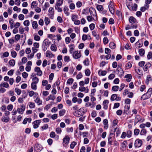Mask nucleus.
Returning a JSON list of instances; mask_svg holds the SVG:
<instances>
[{
	"mask_svg": "<svg viewBox=\"0 0 152 152\" xmlns=\"http://www.w3.org/2000/svg\"><path fill=\"white\" fill-rule=\"evenodd\" d=\"M38 26L37 23L36 21H34L32 23V27L34 28H36Z\"/></svg>",
	"mask_w": 152,
	"mask_h": 152,
	"instance_id": "46",
	"label": "nucleus"
},
{
	"mask_svg": "<svg viewBox=\"0 0 152 152\" xmlns=\"http://www.w3.org/2000/svg\"><path fill=\"white\" fill-rule=\"evenodd\" d=\"M81 56L80 52V51L77 50L74 51L72 53L73 57L77 59L80 58Z\"/></svg>",
	"mask_w": 152,
	"mask_h": 152,
	"instance_id": "2",
	"label": "nucleus"
},
{
	"mask_svg": "<svg viewBox=\"0 0 152 152\" xmlns=\"http://www.w3.org/2000/svg\"><path fill=\"white\" fill-rule=\"evenodd\" d=\"M83 64L85 66H88L89 64V60L88 58H86L83 62Z\"/></svg>",
	"mask_w": 152,
	"mask_h": 152,
	"instance_id": "41",
	"label": "nucleus"
},
{
	"mask_svg": "<svg viewBox=\"0 0 152 152\" xmlns=\"http://www.w3.org/2000/svg\"><path fill=\"white\" fill-rule=\"evenodd\" d=\"M1 87H5L6 88H8L9 87V85L8 83L6 82H4L1 83L0 85Z\"/></svg>",
	"mask_w": 152,
	"mask_h": 152,
	"instance_id": "24",
	"label": "nucleus"
},
{
	"mask_svg": "<svg viewBox=\"0 0 152 152\" xmlns=\"http://www.w3.org/2000/svg\"><path fill=\"white\" fill-rule=\"evenodd\" d=\"M50 49L52 51L55 52L57 50V48L55 44H52L50 47Z\"/></svg>",
	"mask_w": 152,
	"mask_h": 152,
	"instance_id": "26",
	"label": "nucleus"
},
{
	"mask_svg": "<svg viewBox=\"0 0 152 152\" xmlns=\"http://www.w3.org/2000/svg\"><path fill=\"white\" fill-rule=\"evenodd\" d=\"M25 108V107L24 105H22L20 108H18L17 109L18 113L20 114H22L23 113Z\"/></svg>",
	"mask_w": 152,
	"mask_h": 152,
	"instance_id": "11",
	"label": "nucleus"
},
{
	"mask_svg": "<svg viewBox=\"0 0 152 152\" xmlns=\"http://www.w3.org/2000/svg\"><path fill=\"white\" fill-rule=\"evenodd\" d=\"M75 7V6L74 3H71L69 5L70 9L71 10H74Z\"/></svg>",
	"mask_w": 152,
	"mask_h": 152,
	"instance_id": "64",
	"label": "nucleus"
},
{
	"mask_svg": "<svg viewBox=\"0 0 152 152\" xmlns=\"http://www.w3.org/2000/svg\"><path fill=\"white\" fill-rule=\"evenodd\" d=\"M132 132L130 130H128L127 132L126 135L129 138L131 137L132 135Z\"/></svg>",
	"mask_w": 152,
	"mask_h": 152,
	"instance_id": "56",
	"label": "nucleus"
},
{
	"mask_svg": "<svg viewBox=\"0 0 152 152\" xmlns=\"http://www.w3.org/2000/svg\"><path fill=\"white\" fill-rule=\"evenodd\" d=\"M37 3H36L35 1H33L31 4V8L33 9L35 7V6L37 5Z\"/></svg>",
	"mask_w": 152,
	"mask_h": 152,
	"instance_id": "43",
	"label": "nucleus"
},
{
	"mask_svg": "<svg viewBox=\"0 0 152 152\" xmlns=\"http://www.w3.org/2000/svg\"><path fill=\"white\" fill-rule=\"evenodd\" d=\"M34 94L37 96L38 95V94L37 93H35L33 91H31L29 92V95L30 97L32 96Z\"/></svg>",
	"mask_w": 152,
	"mask_h": 152,
	"instance_id": "33",
	"label": "nucleus"
},
{
	"mask_svg": "<svg viewBox=\"0 0 152 152\" xmlns=\"http://www.w3.org/2000/svg\"><path fill=\"white\" fill-rule=\"evenodd\" d=\"M96 8L99 11H102L103 9V7L102 5H98Z\"/></svg>",
	"mask_w": 152,
	"mask_h": 152,
	"instance_id": "39",
	"label": "nucleus"
},
{
	"mask_svg": "<svg viewBox=\"0 0 152 152\" xmlns=\"http://www.w3.org/2000/svg\"><path fill=\"white\" fill-rule=\"evenodd\" d=\"M63 0H56L55 6H61L63 4Z\"/></svg>",
	"mask_w": 152,
	"mask_h": 152,
	"instance_id": "22",
	"label": "nucleus"
},
{
	"mask_svg": "<svg viewBox=\"0 0 152 152\" xmlns=\"http://www.w3.org/2000/svg\"><path fill=\"white\" fill-rule=\"evenodd\" d=\"M10 65L12 66H14L15 64V60L14 59L10 60L9 62Z\"/></svg>",
	"mask_w": 152,
	"mask_h": 152,
	"instance_id": "38",
	"label": "nucleus"
},
{
	"mask_svg": "<svg viewBox=\"0 0 152 152\" xmlns=\"http://www.w3.org/2000/svg\"><path fill=\"white\" fill-rule=\"evenodd\" d=\"M151 66V64L149 63H148L143 68V69L145 71H147L148 69Z\"/></svg>",
	"mask_w": 152,
	"mask_h": 152,
	"instance_id": "20",
	"label": "nucleus"
},
{
	"mask_svg": "<svg viewBox=\"0 0 152 152\" xmlns=\"http://www.w3.org/2000/svg\"><path fill=\"white\" fill-rule=\"evenodd\" d=\"M152 56V52H149L147 55V58L148 60L150 59L151 58V57Z\"/></svg>",
	"mask_w": 152,
	"mask_h": 152,
	"instance_id": "54",
	"label": "nucleus"
},
{
	"mask_svg": "<svg viewBox=\"0 0 152 152\" xmlns=\"http://www.w3.org/2000/svg\"><path fill=\"white\" fill-rule=\"evenodd\" d=\"M117 70L118 72H120V73H121V74H124V72L123 71V70L121 67L119 65L118 66V67H117Z\"/></svg>",
	"mask_w": 152,
	"mask_h": 152,
	"instance_id": "32",
	"label": "nucleus"
},
{
	"mask_svg": "<svg viewBox=\"0 0 152 152\" xmlns=\"http://www.w3.org/2000/svg\"><path fill=\"white\" fill-rule=\"evenodd\" d=\"M34 148V151H36L37 152H38L41 150L42 147L40 145L37 144L35 145Z\"/></svg>",
	"mask_w": 152,
	"mask_h": 152,
	"instance_id": "10",
	"label": "nucleus"
},
{
	"mask_svg": "<svg viewBox=\"0 0 152 152\" xmlns=\"http://www.w3.org/2000/svg\"><path fill=\"white\" fill-rule=\"evenodd\" d=\"M107 73V72L105 70L102 71L101 70H99L98 74L99 75L104 76Z\"/></svg>",
	"mask_w": 152,
	"mask_h": 152,
	"instance_id": "21",
	"label": "nucleus"
},
{
	"mask_svg": "<svg viewBox=\"0 0 152 152\" xmlns=\"http://www.w3.org/2000/svg\"><path fill=\"white\" fill-rule=\"evenodd\" d=\"M70 138L68 135L65 136L63 140V143L66 145H67L69 143Z\"/></svg>",
	"mask_w": 152,
	"mask_h": 152,
	"instance_id": "7",
	"label": "nucleus"
},
{
	"mask_svg": "<svg viewBox=\"0 0 152 152\" xmlns=\"http://www.w3.org/2000/svg\"><path fill=\"white\" fill-rule=\"evenodd\" d=\"M65 111L64 110H60L59 112V115L60 116H62L64 115Z\"/></svg>",
	"mask_w": 152,
	"mask_h": 152,
	"instance_id": "53",
	"label": "nucleus"
},
{
	"mask_svg": "<svg viewBox=\"0 0 152 152\" xmlns=\"http://www.w3.org/2000/svg\"><path fill=\"white\" fill-rule=\"evenodd\" d=\"M37 84L32 83L31 85V88L34 90H36L37 89Z\"/></svg>",
	"mask_w": 152,
	"mask_h": 152,
	"instance_id": "31",
	"label": "nucleus"
},
{
	"mask_svg": "<svg viewBox=\"0 0 152 152\" xmlns=\"http://www.w3.org/2000/svg\"><path fill=\"white\" fill-rule=\"evenodd\" d=\"M115 77V75L113 74H110L108 76V79L110 80H112Z\"/></svg>",
	"mask_w": 152,
	"mask_h": 152,
	"instance_id": "63",
	"label": "nucleus"
},
{
	"mask_svg": "<svg viewBox=\"0 0 152 152\" xmlns=\"http://www.w3.org/2000/svg\"><path fill=\"white\" fill-rule=\"evenodd\" d=\"M48 128V125L47 124H45L44 125L41 127V129L42 130L47 129Z\"/></svg>",
	"mask_w": 152,
	"mask_h": 152,
	"instance_id": "36",
	"label": "nucleus"
},
{
	"mask_svg": "<svg viewBox=\"0 0 152 152\" xmlns=\"http://www.w3.org/2000/svg\"><path fill=\"white\" fill-rule=\"evenodd\" d=\"M82 110H83L82 109L80 108L79 110L77 111V112H75L74 113V115L77 117H79L83 115L84 114Z\"/></svg>",
	"mask_w": 152,
	"mask_h": 152,
	"instance_id": "9",
	"label": "nucleus"
},
{
	"mask_svg": "<svg viewBox=\"0 0 152 152\" xmlns=\"http://www.w3.org/2000/svg\"><path fill=\"white\" fill-rule=\"evenodd\" d=\"M34 71L37 72V75L41 76L42 75V71L41 70L39 67H36L34 68Z\"/></svg>",
	"mask_w": 152,
	"mask_h": 152,
	"instance_id": "4",
	"label": "nucleus"
},
{
	"mask_svg": "<svg viewBox=\"0 0 152 152\" xmlns=\"http://www.w3.org/2000/svg\"><path fill=\"white\" fill-rule=\"evenodd\" d=\"M39 79L37 77L35 78H32V83L37 84L39 82Z\"/></svg>",
	"mask_w": 152,
	"mask_h": 152,
	"instance_id": "47",
	"label": "nucleus"
},
{
	"mask_svg": "<svg viewBox=\"0 0 152 152\" xmlns=\"http://www.w3.org/2000/svg\"><path fill=\"white\" fill-rule=\"evenodd\" d=\"M145 82L147 85H148L149 83H152V78L151 75H148L147 76Z\"/></svg>",
	"mask_w": 152,
	"mask_h": 152,
	"instance_id": "16",
	"label": "nucleus"
},
{
	"mask_svg": "<svg viewBox=\"0 0 152 152\" xmlns=\"http://www.w3.org/2000/svg\"><path fill=\"white\" fill-rule=\"evenodd\" d=\"M29 21L28 20H26L23 22V24L26 26H29Z\"/></svg>",
	"mask_w": 152,
	"mask_h": 152,
	"instance_id": "49",
	"label": "nucleus"
},
{
	"mask_svg": "<svg viewBox=\"0 0 152 152\" xmlns=\"http://www.w3.org/2000/svg\"><path fill=\"white\" fill-rule=\"evenodd\" d=\"M1 121L3 122L7 123L10 120V118L9 116H3L1 118Z\"/></svg>",
	"mask_w": 152,
	"mask_h": 152,
	"instance_id": "13",
	"label": "nucleus"
},
{
	"mask_svg": "<svg viewBox=\"0 0 152 152\" xmlns=\"http://www.w3.org/2000/svg\"><path fill=\"white\" fill-rule=\"evenodd\" d=\"M64 11L66 16H69V13L68 12L69 9L66 6H65L64 8Z\"/></svg>",
	"mask_w": 152,
	"mask_h": 152,
	"instance_id": "25",
	"label": "nucleus"
},
{
	"mask_svg": "<svg viewBox=\"0 0 152 152\" xmlns=\"http://www.w3.org/2000/svg\"><path fill=\"white\" fill-rule=\"evenodd\" d=\"M145 94L146 95H147V96L148 98H150L152 94V88H149L147 92Z\"/></svg>",
	"mask_w": 152,
	"mask_h": 152,
	"instance_id": "14",
	"label": "nucleus"
},
{
	"mask_svg": "<svg viewBox=\"0 0 152 152\" xmlns=\"http://www.w3.org/2000/svg\"><path fill=\"white\" fill-rule=\"evenodd\" d=\"M41 122V120H36L33 122V127L34 129H37V128L39 125V124Z\"/></svg>",
	"mask_w": 152,
	"mask_h": 152,
	"instance_id": "8",
	"label": "nucleus"
},
{
	"mask_svg": "<svg viewBox=\"0 0 152 152\" xmlns=\"http://www.w3.org/2000/svg\"><path fill=\"white\" fill-rule=\"evenodd\" d=\"M48 11L50 13V17L52 19H53V15H54L53 8L50 7Z\"/></svg>",
	"mask_w": 152,
	"mask_h": 152,
	"instance_id": "12",
	"label": "nucleus"
},
{
	"mask_svg": "<svg viewBox=\"0 0 152 152\" xmlns=\"http://www.w3.org/2000/svg\"><path fill=\"white\" fill-rule=\"evenodd\" d=\"M113 135V133H110V135L108 137V144L111 145H112V143L113 142V138L112 137V136Z\"/></svg>",
	"mask_w": 152,
	"mask_h": 152,
	"instance_id": "6",
	"label": "nucleus"
},
{
	"mask_svg": "<svg viewBox=\"0 0 152 152\" xmlns=\"http://www.w3.org/2000/svg\"><path fill=\"white\" fill-rule=\"evenodd\" d=\"M50 20L47 17H45V22L46 25H48L50 23Z\"/></svg>",
	"mask_w": 152,
	"mask_h": 152,
	"instance_id": "34",
	"label": "nucleus"
},
{
	"mask_svg": "<svg viewBox=\"0 0 152 152\" xmlns=\"http://www.w3.org/2000/svg\"><path fill=\"white\" fill-rule=\"evenodd\" d=\"M142 144V141L140 139H137L135 141L134 145L136 147H140L141 146Z\"/></svg>",
	"mask_w": 152,
	"mask_h": 152,
	"instance_id": "3",
	"label": "nucleus"
},
{
	"mask_svg": "<svg viewBox=\"0 0 152 152\" xmlns=\"http://www.w3.org/2000/svg\"><path fill=\"white\" fill-rule=\"evenodd\" d=\"M89 27L90 30H92L94 28L95 25L94 23H91L89 25Z\"/></svg>",
	"mask_w": 152,
	"mask_h": 152,
	"instance_id": "57",
	"label": "nucleus"
},
{
	"mask_svg": "<svg viewBox=\"0 0 152 152\" xmlns=\"http://www.w3.org/2000/svg\"><path fill=\"white\" fill-rule=\"evenodd\" d=\"M141 120V118L140 115H137L135 118L134 120V124H135L138 122L140 121Z\"/></svg>",
	"mask_w": 152,
	"mask_h": 152,
	"instance_id": "17",
	"label": "nucleus"
},
{
	"mask_svg": "<svg viewBox=\"0 0 152 152\" xmlns=\"http://www.w3.org/2000/svg\"><path fill=\"white\" fill-rule=\"evenodd\" d=\"M15 91L16 92L18 95H19L21 93V91L20 89H18V88H15Z\"/></svg>",
	"mask_w": 152,
	"mask_h": 152,
	"instance_id": "44",
	"label": "nucleus"
},
{
	"mask_svg": "<svg viewBox=\"0 0 152 152\" xmlns=\"http://www.w3.org/2000/svg\"><path fill=\"white\" fill-rule=\"evenodd\" d=\"M77 144L76 142L75 141H73L70 145V148L71 149H73L75 145Z\"/></svg>",
	"mask_w": 152,
	"mask_h": 152,
	"instance_id": "48",
	"label": "nucleus"
},
{
	"mask_svg": "<svg viewBox=\"0 0 152 152\" xmlns=\"http://www.w3.org/2000/svg\"><path fill=\"white\" fill-rule=\"evenodd\" d=\"M64 61L66 62H68L70 61L69 57V56H65L64 58Z\"/></svg>",
	"mask_w": 152,
	"mask_h": 152,
	"instance_id": "50",
	"label": "nucleus"
},
{
	"mask_svg": "<svg viewBox=\"0 0 152 152\" xmlns=\"http://www.w3.org/2000/svg\"><path fill=\"white\" fill-rule=\"evenodd\" d=\"M108 39L107 37H105L103 38V42L104 45H106L108 42Z\"/></svg>",
	"mask_w": 152,
	"mask_h": 152,
	"instance_id": "51",
	"label": "nucleus"
},
{
	"mask_svg": "<svg viewBox=\"0 0 152 152\" xmlns=\"http://www.w3.org/2000/svg\"><path fill=\"white\" fill-rule=\"evenodd\" d=\"M109 10L111 13L113 14L115 13V7L114 6L113 3L112 1H110L108 5Z\"/></svg>",
	"mask_w": 152,
	"mask_h": 152,
	"instance_id": "1",
	"label": "nucleus"
},
{
	"mask_svg": "<svg viewBox=\"0 0 152 152\" xmlns=\"http://www.w3.org/2000/svg\"><path fill=\"white\" fill-rule=\"evenodd\" d=\"M124 77L126 78V81L129 82L131 81L132 77L131 74H127Z\"/></svg>",
	"mask_w": 152,
	"mask_h": 152,
	"instance_id": "19",
	"label": "nucleus"
},
{
	"mask_svg": "<svg viewBox=\"0 0 152 152\" xmlns=\"http://www.w3.org/2000/svg\"><path fill=\"white\" fill-rule=\"evenodd\" d=\"M119 89V86H113L112 87V90L114 91H117Z\"/></svg>",
	"mask_w": 152,
	"mask_h": 152,
	"instance_id": "40",
	"label": "nucleus"
},
{
	"mask_svg": "<svg viewBox=\"0 0 152 152\" xmlns=\"http://www.w3.org/2000/svg\"><path fill=\"white\" fill-rule=\"evenodd\" d=\"M56 131L57 134H60L61 132V128L60 127H58L56 129Z\"/></svg>",
	"mask_w": 152,
	"mask_h": 152,
	"instance_id": "61",
	"label": "nucleus"
},
{
	"mask_svg": "<svg viewBox=\"0 0 152 152\" xmlns=\"http://www.w3.org/2000/svg\"><path fill=\"white\" fill-rule=\"evenodd\" d=\"M48 44V42L45 40L42 44V48L44 51H45L47 49V45Z\"/></svg>",
	"mask_w": 152,
	"mask_h": 152,
	"instance_id": "15",
	"label": "nucleus"
},
{
	"mask_svg": "<svg viewBox=\"0 0 152 152\" xmlns=\"http://www.w3.org/2000/svg\"><path fill=\"white\" fill-rule=\"evenodd\" d=\"M71 40L70 38L69 37H66L65 38V42L67 44H68L69 43Z\"/></svg>",
	"mask_w": 152,
	"mask_h": 152,
	"instance_id": "62",
	"label": "nucleus"
},
{
	"mask_svg": "<svg viewBox=\"0 0 152 152\" xmlns=\"http://www.w3.org/2000/svg\"><path fill=\"white\" fill-rule=\"evenodd\" d=\"M129 21L132 24L135 23L137 22L136 19L133 16L130 17L129 19Z\"/></svg>",
	"mask_w": 152,
	"mask_h": 152,
	"instance_id": "18",
	"label": "nucleus"
},
{
	"mask_svg": "<svg viewBox=\"0 0 152 152\" xmlns=\"http://www.w3.org/2000/svg\"><path fill=\"white\" fill-rule=\"evenodd\" d=\"M54 56V55L50 51H47L46 52V57L51 58Z\"/></svg>",
	"mask_w": 152,
	"mask_h": 152,
	"instance_id": "23",
	"label": "nucleus"
},
{
	"mask_svg": "<svg viewBox=\"0 0 152 152\" xmlns=\"http://www.w3.org/2000/svg\"><path fill=\"white\" fill-rule=\"evenodd\" d=\"M11 55L12 57L15 58L17 56V53L15 51L12 50L11 52Z\"/></svg>",
	"mask_w": 152,
	"mask_h": 152,
	"instance_id": "45",
	"label": "nucleus"
},
{
	"mask_svg": "<svg viewBox=\"0 0 152 152\" xmlns=\"http://www.w3.org/2000/svg\"><path fill=\"white\" fill-rule=\"evenodd\" d=\"M89 11L91 16H96V10L93 7H90L89 9Z\"/></svg>",
	"mask_w": 152,
	"mask_h": 152,
	"instance_id": "5",
	"label": "nucleus"
},
{
	"mask_svg": "<svg viewBox=\"0 0 152 152\" xmlns=\"http://www.w3.org/2000/svg\"><path fill=\"white\" fill-rule=\"evenodd\" d=\"M109 46L111 49H114L115 48V44L114 42H111L109 44Z\"/></svg>",
	"mask_w": 152,
	"mask_h": 152,
	"instance_id": "29",
	"label": "nucleus"
},
{
	"mask_svg": "<svg viewBox=\"0 0 152 152\" xmlns=\"http://www.w3.org/2000/svg\"><path fill=\"white\" fill-rule=\"evenodd\" d=\"M117 95L116 94H113L112 95L110 99L112 101H113L116 100L117 98Z\"/></svg>",
	"mask_w": 152,
	"mask_h": 152,
	"instance_id": "37",
	"label": "nucleus"
},
{
	"mask_svg": "<svg viewBox=\"0 0 152 152\" xmlns=\"http://www.w3.org/2000/svg\"><path fill=\"white\" fill-rule=\"evenodd\" d=\"M18 18L20 20H23L24 18V16L22 14H20L18 16Z\"/></svg>",
	"mask_w": 152,
	"mask_h": 152,
	"instance_id": "58",
	"label": "nucleus"
},
{
	"mask_svg": "<svg viewBox=\"0 0 152 152\" xmlns=\"http://www.w3.org/2000/svg\"><path fill=\"white\" fill-rule=\"evenodd\" d=\"M90 73L91 72L89 69H87L85 70V74L86 76H89L90 75Z\"/></svg>",
	"mask_w": 152,
	"mask_h": 152,
	"instance_id": "52",
	"label": "nucleus"
},
{
	"mask_svg": "<svg viewBox=\"0 0 152 152\" xmlns=\"http://www.w3.org/2000/svg\"><path fill=\"white\" fill-rule=\"evenodd\" d=\"M60 6H55V8L56 10H57L58 12H61L62 11V8L60 7Z\"/></svg>",
	"mask_w": 152,
	"mask_h": 152,
	"instance_id": "35",
	"label": "nucleus"
},
{
	"mask_svg": "<svg viewBox=\"0 0 152 152\" xmlns=\"http://www.w3.org/2000/svg\"><path fill=\"white\" fill-rule=\"evenodd\" d=\"M145 52V50L142 48L140 49L139 50V54L141 56H143L144 55Z\"/></svg>",
	"mask_w": 152,
	"mask_h": 152,
	"instance_id": "28",
	"label": "nucleus"
},
{
	"mask_svg": "<svg viewBox=\"0 0 152 152\" xmlns=\"http://www.w3.org/2000/svg\"><path fill=\"white\" fill-rule=\"evenodd\" d=\"M145 62L144 61H141L139 62L138 63L139 66L141 67H142L144 66Z\"/></svg>",
	"mask_w": 152,
	"mask_h": 152,
	"instance_id": "55",
	"label": "nucleus"
},
{
	"mask_svg": "<svg viewBox=\"0 0 152 152\" xmlns=\"http://www.w3.org/2000/svg\"><path fill=\"white\" fill-rule=\"evenodd\" d=\"M140 132V130L138 129H135L134 131V134L135 135H137Z\"/></svg>",
	"mask_w": 152,
	"mask_h": 152,
	"instance_id": "60",
	"label": "nucleus"
},
{
	"mask_svg": "<svg viewBox=\"0 0 152 152\" xmlns=\"http://www.w3.org/2000/svg\"><path fill=\"white\" fill-rule=\"evenodd\" d=\"M35 102L36 103L38 104H41L42 103V101L38 97H37L36 99L35 100Z\"/></svg>",
	"mask_w": 152,
	"mask_h": 152,
	"instance_id": "30",
	"label": "nucleus"
},
{
	"mask_svg": "<svg viewBox=\"0 0 152 152\" xmlns=\"http://www.w3.org/2000/svg\"><path fill=\"white\" fill-rule=\"evenodd\" d=\"M137 5L136 4H134L132 7V10L133 11H136L137 9Z\"/></svg>",
	"mask_w": 152,
	"mask_h": 152,
	"instance_id": "42",
	"label": "nucleus"
},
{
	"mask_svg": "<svg viewBox=\"0 0 152 152\" xmlns=\"http://www.w3.org/2000/svg\"><path fill=\"white\" fill-rule=\"evenodd\" d=\"M69 46L70 48L69 51L70 52V53L72 54V51L74 49L75 46L74 44H72L71 45H70Z\"/></svg>",
	"mask_w": 152,
	"mask_h": 152,
	"instance_id": "27",
	"label": "nucleus"
},
{
	"mask_svg": "<svg viewBox=\"0 0 152 152\" xmlns=\"http://www.w3.org/2000/svg\"><path fill=\"white\" fill-rule=\"evenodd\" d=\"M24 31V29L21 26L19 28V32L20 33L22 34H23Z\"/></svg>",
	"mask_w": 152,
	"mask_h": 152,
	"instance_id": "59",
	"label": "nucleus"
}]
</instances>
